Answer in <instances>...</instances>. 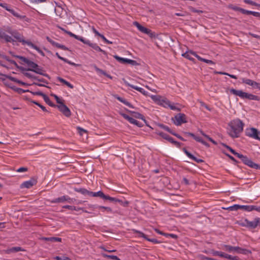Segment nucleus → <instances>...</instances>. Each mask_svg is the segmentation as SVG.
<instances>
[{"mask_svg": "<svg viewBox=\"0 0 260 260\" xmlns=\"http://www.w3.org/2000/svg\"><path fill=\"white\" fill-rule=\"evenodd\" d=\"M252 205H240L239 209H243L246 211H251Z\"/></svg>", "mask_w": 260, "mask_h": 260, "instance_id": "obj_40", "label": "nucleus"}, {"mask_svg": "<svg viewBox=\"0 0 260 260\" xmlns=\"http://www.w3.org/2000/svg\"><path fill=\"white\" fill-rule=\"evenodd\" d=\"M104 200H109L111 202H121L120 200L118 199H116V198H113V197H111L109 196H107L106 195L105 196V199H104Z\"/></svg>", "mask_w": 260, "mask_h": 260, "instance_id": "obj_43", "label": "nucleus"}, {"mask_svg": "<svg viewBox=\"0 0 260 260\" xmlns=\"http://www.w3.org/2000/svg\"><path fill=\"white\" fill-rule=\"evenodd\" d=\"M165 236L166 237H171V238H172L175 239H176L178 238L177 235L174 234L166 233V234H165Z\"/></svg>", "mask_w": 260, "mask_h": 260, "instance_id": "obj_58", "label": "nucleus"}, {"mask_svg": "<svg viewBox=\"0 0 260 260\" xmlns=\"http://www.w3.org/2000/svg\"><path fill=\"white\" fill-rule=\"evenodd\" d=\"M242 81L243 83L250 85L254 88H257L260 90V84L254 81L249 79L242 78Z\"/></svg>", "mask_w": 260, "mask_h": 260, "instance_id": "obj_14", "label": "nucleus"}, {"mask_svg": "<svg viewBox=\"0 0 260 260\" xmlns=\"http://www.w3.org/2000/svg\"><path fill=\"white\" fill-rule=\"evenodd\" d=\"M11 35L19 42H20L22 45H27L29 47L35 49L38 53L42 56H44L45 54L43 51L40 49L36 45H34L29 41H26L24 40L23 36L20 34L17 30L14 29L11 34Z\"/></svg>", "mask_w": 260, "mask_h": 260, "instance_id": "obj_3", "label": "nucleus"}, {"mask_svg": "<svg viewBox=\"0 0 260 260\" xmlns=\"http://www.w3.org/2000/svg\"><path fill=\"white\" fill-rule=\"evenodd\" d=\"M115 99H116L117 100L120 101V102L123 103L124 105H126L127 106L134 108V107L133 105L128 101H127L125 99L118 96V95H115L114 96Z\"/></svg>", "mask_w": 260, "mask_h": 260, "instance_id": "obj_22", "label": "nucleus"}, {"mask_svg": "<svg viewBox=\"0 0 260 260\" xmlns=\"http://www.w3.org/2000/svg\"><path fill=\"white\" fill-rule=\"evenodd\" d=\"M24 250L21 247L17 246L13 247L12 248H8L7 249L4 250L3 251L6 254H11L12 253H16L19 251H24Z\"/></svg>", "mask_w": 260, "mask_h": 260, "instance_id": "obj_18", "label": "nucleus"}, {"mask_svg": "<svg viewBox=\"0 0 260 260\" xmlns=\"http://www.w3.org/2000/svg\"><path fill=\"white\" fill-rule=\"evenodd\" d=\"M42 240L49 241L52 243L54 242H61V238L59 237H42L40 239Z\"/></svg>", "mask_w": 260, "mask_h": 260, "instance_id": "obj_20", "label": "nucleus"}, {"mask_svg": "<svg viewBox=\"0 0 260 260\" xmlns=\"http://www.w3.org/2000/svg\"><path fill=\"white\" fill-rule=\"evenodd\" d=\"M46 39L53 46H55L58 48H59L60 47V44L54 41L53 40H52L51 39H50L49 37H46Z\"/></svg>", "mask_w": 260, "mask_h": 260, "instance_id": "obj_38", "label": "nucleus"}, {"mask_svg": "<svg viewBox=\"0 0 260 260\" xmlns=\"http://www.w3.org/2000/svg\"><path fill=\"white\" fill-rule=\"evenodd\" d=\"M17 57L22 61V63L26 64L27 67V68H22L21 69L22 71H32L36 73V74H40L49 78V75L46 73H44L45 71L43 70V68L40 67L36 63L23 56H17Z\"/></svg>", "mask_w": 260, "mask_h": 260, "instance_id": "obj_1", "label": "nucleus"}, {"mask_svg": "<svg viewBox=\"0 0 260 260\" xmlns=\"http://www.w3.org/2000/svg\"><path fill=\"white\" fill-rule=\"evenodd\" d=\"M183 151L189 158L191 159L194 161L198 163L203 162L202 159L197 158L196 157L194 156L192 154H191L189 151H188L185 148H183Z\"/></svg>", "mask_w": 260, "mask_h": 260, "instance_id": "obj_19", "label": "nucleus"}, {"mask_svg": "<svg viewBox=\"0 0 260 260\" xmlns=\"http://www.w3.org/2000/svg\"><path fill=\"white\" fill-rule=\"evenodd\" d=\"M28 169L26 167H21L17 170V172H24L27 171Z\"/></svg>", "mask_w": 260, "mask_h": 260, "instance_id": "obj_61", "label": "nucleus"}, {"mask_svg": "<svg viewBox=\"0 0 260 260\" xmlns=\"http://www.w3.org/2000/svg\"><path fill=\"white\" fill-rule=\"evenodd\" d=\"M191 54L195 57H196L199 60L204 62L205 58H203L201 57L200 56L198 55L195 52H191Z\"/></svg>", "mask_w": 260, "mask_h": 260, "instance_id": "obj_52", "label": "nucleus"}, {"mask_svg": "<svg viewBox=\"0 0 260 260\" xmlns=\"http://www.w3.org/2000/svg\"><path fill=\"white\" fill-rule=\"evenodd\" d=\"M98 208L101 210L103 212H107V213H111L113 212L112 209L109 207H105L102 206H100L98 207Z\"/></svg>", "mask_w": 260, "mask_h": 260, "instance_id": "obj_36", "label": "nucleus"}, {"mask_svg": "<svg viewBox=\"0 0 260 260\" xmlns=\"http://www.w3.org/2000/svg\"><path fill=\"white\" fill-rule=\"evenodd\" d=\"M155 134L160 136V137H161L165 140H168L170 142L171 141H172V137H170L169 135H168L167 134H165L163 132H159V131L156 130Z\"/></svg>", "mask_w": 260, "mask_h": 260, "instance_id": "obj_25", "label": "nucleus"}, {"mask_svg": "<svg viewBox=\"0 0 260 260\" xmlns=\"http://www.w3.org/2000/svg\"><path fill=\"white\" fill-rule=\"evenodd\" d=\"M242 226L246 227L249 229H255L258 225H260V218L256 217L253 221H249L245 218L242 220L240 224Z\"/></svg>", "mask_w": 260, "mask_h": 260, "instance_id": "obj_7", "label": "nucleus"}, {"mask_svg": "<svg viewBox=\"0 0 260 260\" xmlns=\"http://www.w3.org/2000/svg\"><path fill=\"white\" fill-rule=\"evenodd\" d=\"M74 190L76 192H80L83 195H88L90 196V191H89L84 188H75Z\"/></svg>", "mask_w": 260, "mask_h": 260, "instance_id": "obj_27", "label": "nucleus"}, {"mask_svg": "<svg viewBox=\"0 0 260 260\" xmlns=\"http://www.w3.org/2000/svg\"><path fill=\"white\" fill-rule=\"evenodd\" d=\"M191 52L193 51L191 50L186 51L182 54V56L191 61H194V58L191 56V55H192Z\"/></svg>", "mask_w": 260, "mask_h": 260, "instance_id": "obj_35", "label": "nucleus"}, {"mask_svg": "<svg viewBox=\"0 0 260 260\" xmlns=\"http://www.w3.org/2000/svg\"><path fill=\"white\" fill-rule=\"evenodd\" d=\"M114 57L119 62L124 63V64L128 63V62H129V59L122 58V57H119V56L116 55H114Z\"/></svg>", "mask_w": 260, "mask_h": 260, "instance_id": "obj_30", "label": "nucleus"}, {"mask_svg": "<svg viewBox=\"0 0 260 260\" xmlns=\"http://www.w3.org/2000/svg\"><path fill=\"white\" fill-rule=\"evenodd\" d=\"M260 134V132L258 131L257 129L255 128H251L249 129V132L248 134V136L252 138H254L256 140H260V137H259V135Z\"/></svg>", "mask_w": 260, "mask_h": 260, "instance_id": "obj_17", "label": "nucleus"}, {"mask_svg": "<svg viewBox=\"0 0 260 260\" xmlns=\"http://www.w3.org/2000/svg\"><path fill=\"white\" fill-rule=\"evenodd\" d=\"M225 258H228L230 260H240L239 257L237 256H232L231 255L226 254Z\"/></svg>", "mask_w": 260, "mask_h": 260, "instance_id": "obj_47", "label": "nucleus"}, {"mask_svg": "<svg viewBox=\"0 0 260 260\" xmlns=\"http://www.w3.org/2000/svg\"><path fill=\"white\" fill-rule=\"evenodd\" d=\"M23 74L25 76H26V77H27L28 78L32 79L34 80L37 79V77L36 76L31 74L30 73H29L27 72H25V73H23Z\"/></svg>", "mask_w": 260, "mask_h": 260, "instance_id": "obj_50", "label": "nucleus"}, {"mask_svg": "<svg viewBox=\"0 0 260 260\" xmlns=\"http://www.w3.org/2000/svg\"><path fill=\"white\" fill-rule=\"evenodd\" d=\"M189 10L192 12H194V13H199V14H202L203 13V11L202 10H197L195 8L192 7H189Z\"/></svg>", "mask_w": 260, "mask_h": 260, "instance_id": "obj_57", "label": "nucleus"}, {"mask_svg": "<svg viewBox=\"0 0 260 260\" xmlns=\"http://www.w3.org/2000/svg\"><path fill=\"white\" fill-rule=\"evenodd\" d=\"M11 88L12 89H13L15 91L18 92L19 93H24L25 92L29 91V90H25L22 89L20 88H17V87H11Z\"/></svg>", "mask_w": 260, "mask_h": 260, "instance_id": "obj_49", "label": "nucleus"}, {"mask_svg": "<svg viewBox=\"0 0 260 260\" xmlns=\"http://www.w3.org/2000/svg\"><path fill=\"white\" fill-rule=\"evenodd\" d=\"M54 11L56 15L59 16L61 18L63 16V14L65 13V11L60 6L56 7Z\"/></svg>", "mask_w": 260, "mask_h": 260, "instance_id": "obj_26", "label": "nucleus"}, {"mask_svg": "<svg viewBox=\"0 0 260 260\" xmlns=\"http://www.w3.org/2000/svg\"><path fill=\"white\" fill-rule=\"evenodd\" d=\"M230 92L235 95L239 96L242 99H248L250 100H258L257 96L243 91L241 90H236L232 88L230 89Z\"/></svg>", "mask_w": 260, "mask_h": 260, "instance_id": "obj_4", "label": "nucleus"}, {"mask_svg": "<svg viewBox=\"0 0 260 260\" xmlns=\"http://www.w3.org/2000/svg\"><path fill=\"white\" fill-rule=\"evenodd\" d=\"M61 29L62 30H63L66 34L69 35L70 37H73V38H75L76 40L80 41L82 43L84 42V41L85 40V39H84L82 37H81V36H77V35L72 33L71 31H67V30H65L63 28H61Z\"/></svg>", "mask_w": 260, "mask_h": 260, "instance_id": "obj_21", "label": "nucleus"}, {"mask_svg": "<svg viewBox=\"0 0 260 260\" xmlns=\"http://www.w3.org/2000/svg\"><path fill=\"white\" fill-rule=\"evenodd\" d=\"M222 249L229 252L237 253L243 254H248L251 253L249 250L241 248L239 246H232L229 245H223Z\"/></svg>", "mask_w": 260, "mask_h": 260, "instance_id": "obj_5", "label": "nucleus"}, {"mask_svg": "<svg viewBox=\"0 0 260 260\" xmlns=\"http://www.w3.org/2000/svg\"><path fill=\"white\" fill-rule=\"evenodd\" d=\"M156 125L161 128H162L164 129V130L168 132L169 133H172V131L167 125H165L163 124H161V123H158L156 124Z\"/></svg>", "mask_w": 260, "mask_h": 260, "instance_id": "obj_37", "label": "nucleus"}, {"mask_svg": "<svg viewBox=\"0 0 260 260\" xmlns=\"http://www.w3.org/2000/svg\"><path fill=\"white\" fill-rule=\"evenodd\" d=\"M55 55L60 60L63 61L64 62L70 64V65H72V66H75V67H78L79 66V64H76L74 62H71V61L69 60L68 59H67V58H65L64 57H61V56H60V55L58 54V52H56L55 53Z\"/></svg>", "mask_w": 260, "mask_h": 260, "instance_id": "obj_23", "label": "nucleus"}, {"mask_svg": "<svg viewBox=\"0 0 260 260\" xmlns=\"http://www.w3.org/2000/svg\"><path fill=\"white\" fill-rule=\"evenodd\" d=\"M101 255L103 257L111 259H113V260H121L119 258H118L116 255H108L105 253H102Z\"/></svg>", "mask_w": 260, "mask_h": 260, "instance_id": "obj_32", "label": "nucleus"}, {"mask_svg": "<svg viewBox=\"0 0 260 260\" xmlns=\"http://www.w3.org/2000/svg\"><path fill=\"white\" fill-rule=\"evenodd\" d=\"M170 103V102L169 100H168L167 99L162 98L159 105H161L165 108H168L169 106Z\"/></svg>", "mask_w": 260, "mask_h": 260, "instance_id": "obj_34", "label": "nucleus"}, {"mask_svg": "<svg viewBox=\"0 0 260 260\" xmlns=\"http://www.w3.org/2000/svg\"><path fill=\"white\" fill-rule=\"evenodd\" d=\"M174 123L176 125H180L182 123L187 122L186 115L183 113L177 114L174 118H172Z\"/></svg>", "mask_w": 260, "mask_h": 260, "instance_id": "obj_8", "label": "nucleus"}, {"mask_svg": "<svg viewBox=\"0 0 260 260\" xmlns=\"http://www.w3.org/2000/svg\"><path fill=\"white\" fill-rule=\"evenodd\" d=\"M126 85L128 86L139 91L140 92H141V93H142L144 95H147V92L143 88H142L141 87H139L138 86L131 84L129 83H127Z\"/></svg>", "mask_w": 260, "mask_h": 260, "instance_id": "obj_24", "label": "nucleus"}, {"mask_svg": "<svg viewBox=\"0 0 260 260\" xmlns=\"http://www.w3.org/2000/svg\"><path fill=\"white\" fill-rule=\"evenodd\" d=\"M230 211H237L239 209V205L235 204L226 208Z\"/></svg>", "mask_w": 260, "mask_h": 260, "instance_id": "obj_44", "label": "nucleus"}, {"mask_svg": "<svg viewBox=\"0 0 260 260\" xmlns=\"http://www.w3.org/2000/svg\"><path fill=\"white\" fill-rule=\"evenodd\" d=\"M65 202H68L69 203L72 204L75 201H76V200L73 198H71L68 196H65Z\"/></svg>", "mask_w": 260, "mask_h": 260, "instance_id": "obj_46", "label": "nucleus"}, {"mask_svg": "<svg viewBox=\"0 0 260 260\" xmlns=\"http://www.w3.org/2000/svg\"><path fill=\"white\" fill-rule=\"evenodd\" d=\"M134 24L141 32L149 35L150 37H153L154 36L153 33L150 29L142 26L139 22L135 21L134 22Z\"/></svg>", "mask_w": 260, "mask_h": 260, "instance_id": "obj_9", "label": "nucleus"}, {"mask_svg": "<svg viewBox=\"0 0 260 260\" xmlns=\"http://www.w3.org/2000/svg\"><path fill=\"white\" fill-rule=\"evenodd\" d=\"M241 13L243 14H246V15H251L252 13L251 11L246 10L243 8L241 10Z\"/></svg>", "mask_w": 260, "mask_h": 260, "instance_id": "obj_62", "label": "nucleus"}, {"mask_svg": "<svg viewBox=\"0 0 260 260\" xmlns=\"http://www.w3.org/2000/svg\"><path fill=\"white\" fill-rule=\"evenodd\" d=\"M223 146H224L226 149H228L229 151H230V152L231 153H232L233 154H235L236 152L235 150H234L233 148H232L231 147H230L229 146L225 144H222Z\"/></svg>", "mask_w": 260, "mask_h": 260, "instance_id": "obj_53", "label": "nucleus"}, {"mask_svg": "<svg viewBox=\"0 0 260 260\" xmlns=\"http://www.w3.org/2000/svg\"><path fill=\"white\" fill-rule=\"evenodd\" d=\"M94 68L97 72L100 73L103 75H106V72L102 70V69L99 68L96 66L94 65Z\"/></svg>", "mask_w": 260, "mask_h": 260, "instance_id": "obj_55", "label": "nucleus"}, {"mask_svg": "<svg viewBox=\"0 0 260 260\" xmlns=\"http://www.w3.org/2000/svg\"><path fill=\"white\" fill-rule=\"evenodd\" d=\"M105 196L106 195L102 191H99L98 192L90 191V197H99L103 199H105Z\"/></svg>", "mask_w": 260, "mask_h": 260, "instance_id": "obj_28", "label": "nucleus"}, {"mask_svg": "<svg viewBox=\"0 0 260 260\" xmlns=\"http://www.w3.org/2000/svg\"><path fill=\"white\" fill-rule=\"evenodd\" d=\"M45 102L48 104L49 106L51 107H55L56 106V105H54L50 100L49 98L47 96L46 94L44 95V97L43 98Z\"/></svg>", "mask_w": 260, "mask_h": 260, "instance_id": "obj_41", "label": "nucleus"}, {"mask_svg": "<svg viewBox=\"0 0 260 260\" xmlns=\"http://www.w3.org/2000/svg\"><path fill=\"white\" fill-rule=\"evenodd\" d=\"M171 134H172L173 135L177 137L178 138H179L180 140L183 141H185V140L182 138L181 136H180L179 135L173 132V131L171 133Z\"/></svg>", "mask_w": 260, "mask_h": 260, "instance_id": "obj_64", "label": "nucleus"}, {"mask_svg": "<svg viewBox=\"0 0 260 260\" xmlns=\"http://www.w3.org/2000/svg\"><path fill=\"white\" fill-rule=\"evenodd\" d=\"M84 44L88 45L97 51L101 52L104 54H106V52L102 49L96 43H92L88 40L85 39L83 42Z\"/></svg>", "mask_w": 260, "mask_h": 260, "instance_id": "obj_12", "label": "nucleus"}, {"mask_svg": "<svg viewBox=\"0 0 260 260\" xmlns=\"http://www.w3.org/2000/svg\"><path fill=\"white\" fill-rule=\"evenodd\" d=\"M0 6L2 7L4 9H5L7 11H10L11 9H10L8 6V5L6 3H2L0 4Z\"/></svg>", "mask_w": 260, "mask_h": 260, "instance_id": "obj_59", "label": "nucleus"}, {"mask_svg": "<svg viewBox=\"0 0 260 260\" xmlns=\"http://www.w3.org/2000/svg\"><path fill=\"white\" fill-rule=\"evenodd\" d=\"M191 54L195 57H196L199 60L204 62L205 58H203L201 57L200 56L198 55L195 52H191Z\"/></svg>", "mask_w": 260, "mask_h": 260, "instance_id": "obj_51", "label": "nucleus"}, {"mask_svg": "<svg viewBox=\"0 0 260 260\" xmlns=\"http://www.w3.org/2000/svg\"><path fill=\"white\" fill-rule=\"evenodd\" d=\"M228 8L231 9H232V10H233L234 11H240V12H241V10L242 9V8H241L237 7L236 6H233L232 5H229Z\"/></svg>", "mask_w": 260, "mask_h": 260, "instance_id": "obj_48", "label": "nucleus"}, {"mask_svg": "<svg viewBox=\"0 0 260 260\" xmlns=\"http://www.w3.org/2000/svg\"><path fill=\"white\" fill-rule=\"evenodd\" d=\"M65 196H63L51 200L50 202L52 203H58L65 202Z\"/></svg>", "mask_w": 260, "mask_h": 260, "instance_id": "obj_31", "label": "nucleus"}, {"mask_svg": "<svg viewBox=\"0 0 260 260\" xmlns=\"http://www.w3.org/2000/svg\"><path fill=\"white\" fill-rule=\"evenodd\" d=\"M162 97L159 95H152L151 99L155 101L156 103H157L158 105L159 104L161 99Z\"/></svg>", "mask_w": 260, "mask_h": 260, "instance_id": "obj_42", "label": "nucleus"}, {"mask_svg": "<svg viewBox=\"0 0 260 260\" xmlns=\"http://www.w3.org/2000/svg\"><path fill=\"white\" fill-rule=\"evenodd\" d=\"M52 95L54 96V98L56 100L57 103L59 104V105H60L63 103L62 102V101H61V100L59 99V98L57 95H56L55 94H53Z\"/></svg>", "mask_w": 260, "mask_h": 260, "instance_id": "obj_60", "label": "nucleus"}, {"mask_svg": "<svg viewBox=\"0 0 260 260\" xmlns=\"http://www.w3.org/2000/svg\"><path fill=\"white\" fill-rule=\"evenodd\" d=\"M244 124L239 119H235L231 121L228 126V134L232 138H238L243 131Z\"/></svg>", "mask_w": 260, "mask_h": 260, "instance_id": "obj_2", "label": "nucleus"}, {"mask_svg": "<svg viewBox=\"0 0 260 260\" xmlns=\"http://www.w3.org/2000/svg\"><path fill=\"white\" fill-rule=\"evenodd\" d=\"M212 254L214 256H219L224 258L226 255V253L219 251H213Z\"/></svg>", "mask_w": 260, "mask_h": 260, "instance_id": "obj_39", "label": "nucleus"}, {"mask_svg": "<svg viewBox=\"0 0 260 260\" xmlns=\"http://www.w3.org/2000/svg\"><path fill=\"white\" fill-rule=\"evenodd\" d=\"M13 30L14 29L9 26H4L3 28L0 29V39L4 40L6 42H13L14 40L13 38L6 34V32H7L11 35Z\"/></svg>", "mask_w": 260, "mask_h": 260, "instance_id": "obj_6", "label": "nucleus"}, {"mask_svg": "<svg viewBox=\"0 0 260 260\" xmlns=\"http://www.w3.org/2000/svg\"><path fill=\"white\" fill-rule=\"evenodd\" d=\"M242 162L250 168L255 169H260V165L255 164L252 161L251 159L248 158L246 156L244 157Z\"/></svg>", "mask_w": 260, "mask_h": 260, "instance_id": "obj_11", "label": "nucleus"}, {"mask_svg": "<svg viewBox=\"0 0 260 260\" xmlns=\"http://www.w3.org/2000/svg\"><path fill=\"white\" fill-rule=\"evenodd\" d=\"M126 111L131 113L133 114L135 118L140 119L143 120L144 121H145L144 116L141 113H138V112H136L134 111H132L128 110H127Z\"/></svg>", "mask_w": 260, "mask_h": 260, "instance_id": "obj_29", "label": "nucleus"}, {"mask_svg": "<svg viewBox=\"0 0 260 260\" xmlns=\"http://www.w3.org/2000/svg\"><path fill=\"white\" fill-rule=\"evenodd\" d=\"M169 108H170L171 110H176V111H180V109L179 108L177 107L176 106V104H171V102H170V103L169 104Z\"/></svg>", "mask_w": 260, "mask_h": 260, "instance_id": "obj_45", "label": "nucleus"}, {"mask_svg": "<svg viewBox=\"0 0 260 260\" xmlns=\"http://www.w3.org/2000/svg\"><path fill=\"white\" fill-rule=\"evenodd\" d=\"M3 58L5 59L6 60H7L9 62H10L11 63L15 64V65L17 64V63H16L15 61H14L13 60L10 59L9 57H8V56H7L6 55H4V56H3Z\"/></svg>", "mask_w": 260, "mask_h": 260, "instance_id": "obj_54", "label": "nucleus"}, {"mask_svg": "<svg viewBox=\"0 0 260 260\" xmlns=\"http://www.w3.org/2000/svg\"><path fill=\"white\" fill-rule=\"evenodd\" d=\"M107 44H112V42L111 41H110L109 40H108L104 35H101V36L100 37Z\"/></svg>", "mask_w": 260, "mask_h": 260, "instance_id": "obj_63", "label": "nucleus"}, {"mask_svg": "<svg viewBox=\"0 0 260 260\" xmlns=\"http://www.w3.org/2000/svg\"><path fill=\"white\" fill-rule=\"evenodd\" d=\"M121 115L125 119L128 120L131 123L135 124L138 127H142L143 126V124L138 121V120L135 119L134 118L129 116L126 114L124 113H121Z\"/></svg>", "mask_w": 260, "mask_h": 260, "instance_id": "obj_13", "label": "nucleus"}, {"mask_svg": "<svg viewBox=\"0 0 260 260\" xmlns=\"http://www.w3.org/2000/svg\"><path fill=\"white\" fill-rule=\"evenodd\" d=\"M37 183V181L34 178H31L30 180L23 182L20 186L21 188H30Z\"/></svg>", "mask_w": 260, "mask_h": 260, "instance_id": "obj_15", "label": "nucleus"}, {"mask_svg": "<svg viewBox=\"0 0 260 260\" xmlns=\"http://www.w3.org/2000/svg\"><path fill=\"white\" fill-rule=\"evenodd\" d=\"M9 12H10L14 16L20 19H24L25 17V16L20 15L18 12H16L14 10L12 9L10 10Z\"/></svg>", "mask_w": 260, "mask_h": 260, "instance_id": "obj_33", "label": "nucleus"}, {"mask_svg": "<svg viewBox=\"0 0 260 260\" xmlns=\"http://www.w3.org/2000/svg\"><path fill=\"white\" fill-rule=\"evenodd\" d=\"M94 68L97 72L100 73L103 75H106V72L102 70V69L99 68L96 66L94 65Z\"/></svg>", "mask_w": 260, "mask_h": 260, "instance_id": "obj_56", "label": "nucleus"}, {"mask_svg": "<svg viewBox=\"0 0 260 260\" xmlns=\"http://www.w3.org/2000/svg\"><path fill=\"white\" fill-rule=\"evenodd\" d=\"M133 232L134 233L138 234V237H142L147 240L148 241L151 242L153 243H159V242H158L156 239H150L148 238L146 235H145L143 233H142L141 231H139L137 230H133Z\"/></svg>", "mask_w": 260, "mask_h": 260, "instance_id": "obj_16", "label": "nucleus"}, {"mask_svg": "<svg viewBox=\"0 0 260 260\" xmlns=\"http://www.w3.org/2000/svg\"><path fill=\"white\" fill-rule=\"evenodd\" d=\"M59 110L66 117H69L71 115V112L70 109L63 103L56 105Z\"/></svg>", "mask_w": 260, "mask_h": 260, "instance_id": "obj_10", "label": "nucleus"}]
</instances>
